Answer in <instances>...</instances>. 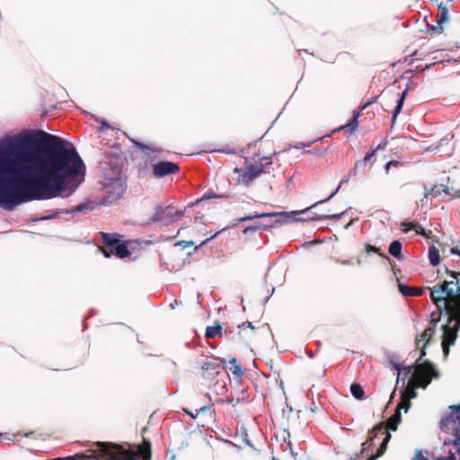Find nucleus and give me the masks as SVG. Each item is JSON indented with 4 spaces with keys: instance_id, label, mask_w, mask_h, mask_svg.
I'll return each instance as SVG.
<instances>
[{
    "instance_id": "9d476101",
    "label": "nucleus",
    "mask_w": 460,
    "mask_h": 460,
    "mask_svg": "<svg viewBox=\"0 0 460 460\" xmlns=\"http://www.w3.org/2000/svg\"><path fill=\"white\" fill-rule=\"evenodd\" d=\"M384 434L385 435V437L379 447L378 454L376 456H374V457L376 460L377 457L381 456L386 450V445L391 438L390 433L382 425H377L371 430L369 439L367 440L366 442L362 443V445H361V447H362L361 453L363 454L367 449L368 443L372 442L379 435H384ZM370 458H373V456H371Z\"/></svg>"
},
{
    "instance_id": "13d9d810",
    "label": "nucleus",
    "mask_w": 460,
    "mask_h": 460,
    "mask_svg": "<svg viewBox=\"0 0 460 460\" xmlns=\"http://www.w3.org/2000/svg\"><path fill=\"white\" fill-rule=\"evenodd\" d=\"M368 460H375V457H373V458H369Z\"/></svg>"
},
{
    "instance_id": "4be33fe9",
    "label": "nucleus",
    "mask_w": 460,
    "mask_h": 460,
    "mask_svg": "<svg viewBox=\"0 0 460 460\" xmlns=\"http://www.w3.org/2000/svg\"><path fill=\"white\" fill-rule=\"evenodd\" d=\"M350 393L357 400H362L364 398V390L358 384H352L350 385Z\"/></svg>"
},
{
    "instance_id": "0eeeda50",
    "label": "nucleus",
    "mask_w": 460,
    "mask_h": 460,
    "mask_svg": "<svg viewBox=\"0 0 460 460\" xmlns=\"http://www.w3.org/2000/svg\"><path fill=\"white\" fill-rule=\"evenodd\" d=\"M122 158L117 155H108L100 162L99 169L102 172V181L121 178Z\"/></svg>"
},
{
    "instance_id": "3c124183",
    "label": "nucleus",
    "mask_w": 460,
    "mask_h": 460,
    "mask_svg": "<svg viewBox=\"0 0 460 460\" xmlns=\"http://www.w3.org/2000/svg\"><path fill=\"white\" fill-rule=\"evenodd\" d=\"M52 217H53V216H49V217H43L42 219H49V218H52Z\"/></svg>"
},
{
    "instance_id": "c756f323",
    "label": "nucleus",
    "mask_w": 460,
    "mask_h": 460,
    "mask_svg": "<svg viewBox=\"0 0 460 460\" xmlns=\"http://www.w3.org/2000/svg\"><path fill=\"white\" fill-rule=\"evenodd\" d=\"M221 197H222V195H217L214 191L210 190V191H207L206 193H204L200 199H197L196 203L201 202L203 200L216 199V198H221Z\"/></svg>"
},
{
    "instance_id": "4468645a",
    "label": "nucleus",
    "mask_w": 460,
    "mask_h": 460,
    "mask_svg": "<svg viewBox=\"0 0 460 460\" xmlns=\"http://www.w3.org/2000/svg\"><path fill=\"white\" fill-rule=\"evenodd\" d=\"M441 192L447 193L448 188L443 184L435 185L431 189H426L424 198L421 199V202L424 203L425 199H427L429 196L432 198H436L441 194Z\"/></svg>"
},
{
    "instance_id": "9b49d317",
    "label": "nucleus",
    "mask_w": 460,
    "mask_h": 460,
    "mask_svg": "<svg viewBox=\"0 0 460 460\" xmlns=\"http://www.w3.org/2000/svg\"><path fill=\"white\" fill-rule=\"evenodd\" d=\"M179 171V166L172 162L162 161L153 166V172L156 177H164L175 173Z\"/></svg>"
},
{
    "instance_id": "bf43d9fd",
    "label": "nucleus",
    "mask_w": 460,
    "mask_h": 460,
    "mask_svg": "<svg viewBox=\"0 0 460 460\" xmlns=\"http://www.w3.org/2000/svg\"><path fill=\"white\" fill-rule=\"evenodd\" d=\"M273 460H276L275 458H273Z\"/></svg>"
},
{
    "instance_id": "b1692460",
    "label": "nucleus",
    "mask_w": 460,
    "mask_h": 460,
    "mask_svg": "<svg viewBox=\"0 0 460 460\" xmlns=\"http://www.w3.org/2000/svg\"><path fill=\"white\" fill-rule=\"evenodd\" d=\"M202 370L204 371H211L213 373H219V364L212 361H207L202 366Z\"/></svg>"
},
{
    "instance_id": "a878e982",
    "label": "nucleus",
    "mask_w": 460,
    "mask_h": 460,
    "mask_svg": "<svg viewBox=\"0 0 460 460\" xmlns=\"http://www.w3.org/2000/svg\"><path fill=\"white\" fill-rule=\"evenodd\" d=\"M401 226L402 227H405L406 231H408V230H415L417 233H420V231L423 230L421 226H420L419 225H417L415 223H412V222L403 221V222L401 223Z\"/></svg>"
},
{
    "instance_id": "423d86ee",
    "label": "nucleus",
    "mask_w": 460,
    "mask_h": 460,
    "mask_svg": "<svg viewBox=\"0 0 460 460\" xmlns=\"http://www.w3.org/2000/svg\"><path fill=\"white\" fill-rule=\"evenodd\" d=\"M105 194L102 199V205H111L121 199L126 190V182L122 178H114L112 180L102 181Z\"/></svg>"
},
{
    "instance_id": "cd10ccee",
    "label": "nucleus",
    "mask_w": 460,
    "mask_h": 460,
    "mask_svg": "<svg viewBox=\"0 0 460 460\" xmlns=\"http://www.w3.org/2000/svg\"><path fill=\"white\" fill-rule=\"evenodd\" d=\"M410 406H411L410 397L402 395V401H401L400 404L397 406L396 411H401V410L403 409L404 411L406 412V411H408Z\"/></svg>"
},
{
    "instance_id": "5701e85b",
    "label": "nucleus",
    "mask_w": 460,
    "mask_h": 460,
    "mask_svg": "<svg viewBox=\"0 0 460 460\" xmlns=\"http://www.w3.org/2000/svg\"><path fill=\"white\" fill-rule=\"evenodd\" d=\"M429 259L432 266H437L439 263V253L434 246L429 249Z\"/></svg>"
},
{
    "instance_id": "864d4df0",
    "label": "nucleus",
    "mask_w": 460,
    "mask_h": 460,
    "mask_svg": "<svg viewBox=\"0 0 460 460\" xmlns=\"http://www.w3.org/2000/svg\"><path fill=\"white\" fill-rule=\"evenodd\" d=\"M221 362L226 365V360L225 359H222Z\"/></svg>"
},
{
    "instance_id": "7ed1b4c3",
    "label": "nucleus",
    "mask_w": 460,
    "mask_h": 460,
    "mask_svg": "<svg viewBox=\"0 0 460 460\" xmlns=\"http://www.w3.org/2000/svg\"><path fill=\"white\" fill-rule=\"evenodd\" d=\"M435 325L429 326L424 330L420 337L416 339L417 346L421 347L420 358L416 360L415 367L409 366L403 368L405 376L411 375L407 388L403 391L402 396L410 397V400L417 396L415 389L418 387L426 388L432 378L438 377V372L435 367L427 360L421 361V358L426 354L425 347L429 339L435 333Z\"/></svg>"
},
{
    "instance_id": "ddd939ff",
    "label": "nucleus",
    "mask_w": 460,
    "mask_h": 460,
    "mask_svg": "<svg viewBox=\"0 0 460 460\" xmlns=\"http://www.w3.org/2000/svg\"><path fill=\"white\" fill-rule=\"evenodd\" d=\"M99 442H94L92 445V448L89 450L91 452V455L86 454H76L74 456H76L74 460H100V457L106 458V456H103L102 453L98 449L96 444Z\"/></svg>"
},
{
    "instance_id": "f257e3e1",
    "label": "nucleus",
    "mask_w": 460,
    "mask_h": 460,
    "mask_svg": "<svg viewBox=\"0 0 460 460\" xmlns=\"http://www.w3.org/2000/svg\"><path fill=\"white\" fill-rule=\"evenodd\" d=\"M85 165L73 144L43 130L0 139V207L67 198L84 181Z\"/></svg>"
},
{
    "instance_id": "2eb2a0df",
    "label": "nucleus",
    "mask_w": 460,
    "mask_h": 460,
    "mask_svg": "<svg viewBox=\"0 0 460 460\" xmlns=\"http://www.w3.org/2000/svg\"><path fill=\"white\" fill-rule=\"evenodd\" d=\"M399 291L404 296H421L425 290L423 288H409L403 284H399Z\"/></svg>"
},
{
    "instance_id": "20e7f679",
    "label": "nucleus",
    "mask_w": 460,
    "mask_h": 460,
    "mask_svg": "<svg viewBox=\"0 0 460 460\" xmlns=\"http://www.w3.org/2000/svg\"><path fill=\"white\" fill-rule=\"evenodd\" d=\"M348 181V178L347 177H344L338 188L326 199H322V200H319L317 201L316 203H314L313 206H311L310 208H308L306 210H303V211H300V212H293L292 214H287V213H281V212H270V213H254V214H251L249 216H246V217H243L242 218L239 219L240 222H245V221H250V220H252L254 218H262V217H279V223L280 224H288L291 221H297V220H300V218L296 217L297 215H300V214H304L305 213L307 210H309L310 208H315L317 207L319 204H322V203H324L328 200H330L332 198L334 197V195L339 191L340 188H341V185L343 183V182H346Z\"/></svg>"
},
{
    "instance_id": "6ab92c4d",
    "label": "nucleus",
    "mask_w": 460,
    "mask_h": 460,
    "mask_svg": "<svg viewBox=\"0 0 460 460\" xmlns=\"http://www.w3.org/2000/svg\"><path fill=\"white\" fill-rule=\"evenodd\" d=\"M389 253L394 258L400 259L402 254V243L398 240L393 241L389 245Z\"/></svg>"
},
{
    "instance_id": "4c0bfd02",
    "label": "nucleus",
    "mask_w": 460,
    "mask_h": 460,
    "mask_svg": "<svg viewBox=\"0 0 460 460\" xmlns=\"http://www.w3.org/2000/svg\"><path fill=\"white\" fill-rule=\"evenodd\" d=\"M143 460H151V450L147 449L143 453Z\"/></svg>"
},
{
    "instance_id": "2f4dec72",
    "label": "nucleus",
    "mask_w": 460,
    "mask_h": 460,
    "mask_svg": "<svg viewBox=\"0 0 460 460\" xmlns=\"http://www.w3.org/2000/svg\"><path fill=\"white\" fill-rule=\"evenodd\" d=\"M448 20H449L448 12H442V13H440L439 18L437 20V22L438 24L442 25V23L448 22Z\"/></svg>"
},
{
    "instance_id": "c85d7f7f",
    "label": "nucleus",
    "mask_w": 460,
    "mask_h": 460,
    "mask_svg": "<svg viewBox=\"0 0 460 460\" xmlns=\"http://www.w3.org/2000/svg\"><path fill=\"white\" fill-rule=\"evenodd\" d=\"M344 212H341V213H338V214H333V215H323V216H318L317 217H312L310 218L311 220H320V219H334V220H338L340 219L342 216H343Z\"/></svg>"
},
{
    "instance_id": "f03ea898",
    "label": "nucleus",
    "mask_w": 460,
    "mask_h": 460,
    "mask_svg": "<svg viewBox=\"0 0 460 460\" xmlns=\"http://www.w3.org/2000/svg\"><path fill=\"white\" fill-rule=\"evenodd\" d=\"M454 270L447 269V272L452 277L453 280H445L441 284L435 285L429 290V296L432 302L439 311H444L447 315V323L443 324L441 329L442 349L447 357L449 353V347L455 344L457 332L460 330V261L456 257L454 260Z\"/></svg>"
},
{
    "instance_id": "e433bc0d",
    "label": "nucleus",
    "mask_w": 460,
    "mask_h": 460,
    "mask_svg": "<svg viewBox=\"0 0 460 460\" xmlns=\"http://www.w3.org/2000/svg\"><path fill=\"white\" fill-rule=\"evenodd\" d=\"M219 234V232H217L216 234H214L213 235H211L209 238H207L206 240H204L203 242H201V243L199 244V246H203L205 245L206 243H208L209 241H211L212 239H214L217 234Z\"/></svg>"
},
{
    "instance_id": "4d7b16f0",
    "label": "nucleus",
    "mask_w": 460,
    "mask_h": 460,
    "mask_svg": "<svg viewBox=\"0 0 460 460\" xmlns=\"http://www.w3.org/2000/svg\"><path fill=\"white\" fill-rule=\"evenodd\" d=\"M351 460H358V457L351 458Z\"/></svg>"
},
{
    "instance_id": "6e6552de",
    "label": "nucleus",
    "mask_w": 460,
    "mask_h": 460,
    "mask_svg": "<svg viewBox=\"0 0 460 460\" xmlns=\"http://www.w3.org/2000/svg\"><path fill=\"white\" fill-rule=\"evenodd\" d=\"M183 210H177L172 206L157 207L152 216V222L160 223L162 226H169L181 218Z\"/></svg>"
},
{
    "instance_id": "8fccbe9b",
    "label": "nucleus",
    "mask_w": 460,
    "mask_h": 460,
    "mask_svg": "<svg viewBox=\"0 0 460 460\" xmlns=\"http://www.w3.org/2000/svg\"><path fill=\"white\" fill-rule=\"evenodd\" d=\"M396 368H397V370H398V376H400V375H401V369H400L398 367H396ZM398 379H399V377H397V380H398Z\"/></svg>"
},
{
    "instance_id": "dca6fc26",
    "label": "nucleus",
    "mask_w": 460,
    "mask_h": 460,
    "mask_svg": "<svg viewBox=\"0 0 460 460\" xmlns=\"http://www.w3.org/2000/svg\"><path fill=\"white\" fill-rule=\"evenodd\" d=\"M119 237L118 234L102 233V242L111 251L119 242Z\"/></svg>"
},
{
    "instance_id": "a19ab883",
    "label": "nucleus",
    "mask_w": 460,
    "mask_h": 460,
    "mask_svg": "<svg viewBox=\"0 0 460 460\" xmlns=\"http://www.w3.org/2000/svg\"><path fill=\"white\" fill-rule=\"evenodd\" d=\"M136 146H137L139 148L145 150V149H147V146H145L144 144L142 143H139V142H134Z\"/></svg>"
},
{
    "instance_id": "5fc2aeb1",
    "label": "nucleus",
    "mask_w": 460,
    "mask_h": 460,
    "mask_svg": "<svg viewBox=\"0 0 460 460\" xmlns=\"http://www.w3.org/2000/svg\"><path fill=\"white\" fill-rule=\"evenodd\" d=\"M311 143L305 145L304 146H310Z\"/></svg>"
},
{
    "instance_id": "58836bf2",
    "label": "nucleus",
    "mask_w": 460,
    "mask_h": 460,
    "mask_svg": "<svg viewBox=\"0 0 460 460\" xmlns=\"http://www.w3.org/2000/svg\"><path fill=\"white\" fill-rule=\"evenodd\" d=\"M374 154H375V151H372L371 153L367 154L364 157V162H366V163L369 162L371 160V158L373 157Z\"/></svg>"
},
{
    "instance_id": "79ce46f5",
    "label": "nucleus",
    "mask_w": 460,
    "mask_h": 460,
    "mask_svg": "<svg viewBox=\"0 0 460 460\" xmlns=\"http://www.w3.org/2000/svg\"><path fill=\"white\" fill-rule=\"evenodd\" d=\"M438 8L440 9L441 13L442 12H448L447 8L442 3H440L438 4Z\"/></svg>"
},
{
    "instance_id": "f8f14e48",
    "label": "nucleus",
    "mask_w": 460,
    "mask_h": 460,
    "mask_svg": "<svg viewBox=\"0 0 460 460\" xmlns=\"http://www.w3.org/2000/svg\"><path fill=\"white\" fill-rule=\"evenodd\" d=\"M102 253L105 257L109 258L111 257V253L114 252L116 255L121 259L127 258L129 256L130 252L128 249L127 244L124 242H119L111 252H108L107 250L102 249Z\"/></svg>"
},
{
    "instance_id": "aec40b11",
    "label": "nucleus",
    "mask_w": 460,
    "mask_h": 460,
    "mask_svg": "<svg viewBox=\"0 0 460 460\" xmlns=\"http://www.w3.org/2000/svg\"><path fill=\"white\" fill-rule=\"evenodd\" d=\"M358 114L354 115V117L351 119V120L349 123H347L343 126H341L337 129H334L332 131V133H334L336 131H340V130H349L350 132H353L358 128Z\"/></svg>"
},
{
    "instance_id": "a18cd8bd",
    "label": "nucleus",
    "mask_w": 460,
    "mask_h": 460,
    "mask_svg": "<svg viewBox=\"0 0 460 460\" xmlns=\"http://www.w3.org/2000/svg\"><path fill=\"white\" fill-rule=\"evenodd\" d=\"M208 409H209V407H208V406L201 407V408L199 410L198 413H199V412H205V411H207Z\"/></svg>"
},
{
    "instance_id": "72a5a7b5",
    "label": "nucleus",
    "mask_w": 460,
    "mask_h": 460,
    "mask_svg": "<svg viewBox=\"0 0 460 460\" xmlns=\"http://www.w3.org/2000/svg\"><path fill=\"white\" fill-rule=\"evenodd\" d=\"M450 252L453 255L459 258V261H460V245L451 248Z\"/></svg>"
},
{
    "instance_id": "1a4fd4ad",
    "label": "nucleus",
    "mask_w": 460,
    "mask_h": 460,
    "mask_svg": "<svg viewBox=\"0 0 460 460\" xmlns=\"http://www.w3.org/2000/svg\"><path fill=\"white\" fill-rule=\"evenodd\" d=\"M261 161H265V164L262 162L255 164L247 165L244 169L242 170V178L243 182L248 185L249 182L254 178L260 175L261 172H269V170H265V167L271 164L270 157H261Z\"/></svg>"
},
{
    "instance_id": "ea45409f",
    "label": "nucleus",
    "mask_w": 460,
    "mask_h": 460,
    "mask_svg": "<svg viewBox=\"0 0 460 460\" xmlns=\"http://www.w3.org/2000/svg\"><path fill=\"white\" fill-rule=\"evenodd\" d=\"M180 244H183V247L185 248V247L194 245V243L192 241H189V242L182 241L180 243Z\"/></svg>"
},
{
    "instance_id": "c03bdc74",
    "label": "nucleus",
    "mask_w": 460,
    "mask_h": 460,
    "mask_svg": "<svg viewBox=\"0 0 460 460\" xmlns=\"http://www.w3.org/2000/svg\"><path fill=\"white\" fill-rule=\"evenodd\" d=\"M341 262L344 265H350L352 264V261L351 260H343V261H341Z\"/></svg>"
},
{
    "instance_id": "f704fd0d",
    "label": "nucleus",
    "mask_w": 460,
    "mask_h": 460,
    "mask_svg": "<svg viewBox=\"0 0 460 460\" xmlns=\"http://www.w3.org/2000/svg\"><path fill=\"white\" fill-rule=\"evenodd\" d=\"M414 460H428L422 454L421 451H417L415 454Z\"/></svg>"
},
{
    "instance_id": "37998d69",
    "label": "nucleus",
    "mask_w": 460,
    "mask_h": 460,
    "mask_svg": "<svg viewBox=\"0 0 460 460\" xmlns=\"http://www.w3.org/2000/svg\"><path fill=\"white\" fill-rule=\"evenodd\" d=\"M397 164V162H394V161H390L388 162L386 164H385V170L388 171L389 170V167L391 166V164Z\"/></svg>"
},
{
    "instance_id": "09e8293b",
    "label": "nucleus",
    "mask_w": 460,
    "mask_h": 460,
    "mask_svg": "<svg viewBox=\"0 0 460 460\" xmlns=\"http://www.w3.org/2000/svg\"><path fill=\"white\" fill-rule=\"evenodd\" d=\"M188 414H190L191 416V418L195 419L198 415V413L196 415H194V413H190L189 411H186Z\"/></svg>"
},
{
    "instance_id": "39448f33",
    "label": "nucleus",
    "mask_w": 460,
    "mask_h": 460,
    "mask_svg": "<svg viewBox=\"0 0 460 460\" xmlns=\"http://www.w3.org/2000/svg\"><path fill=\"white\" fill-rule=\"evenodd\" d=\"M98 449L107 460H138L139 455L133 450L125 449L123 447L111 443L99 442L96 444Z\"/></svg>"
},
{
    "instance_id": "f3484780",
    "label": "nucleus",
    "mask_w": 460,
    "mask_h": 460,
    "mask_svg": "<svg viewBox=\"0 0 460 460\" xmlns=\"http://www.w3.org/2000/svg\"><path fill=\"white\" fill-rule=\"evenodd\" d=\"M407 93H408V89H405L400 95V97L398 98V100L396 101V106L394 110V113H393V118H392V122L394 123L395 120H396V118L398 116V114L401 112L402 111V108L403 106V102H404V100L407 96Z\"/></svg>"
},
{
    "instance_id": "49530a36",
    "label": "nucleus",
    "mask_w": 460,
    "mask_h": 460,
    "mask_svg": "<svg viewBox=\"0 0 460 460\" xmlns=\"http://www.w3.org/2000/svg\"><path fill=\"white\" fill-rule=\"evenodd\" d=\"M102 128H110V126H109V124H108L107 122L103 121V122H102Z\"/></svg>"
},
{
    "instance_id": "7c9ffc66",
    "label": "nucleus",
    "mask_w": 460,
    "mask_h": 460,
    "mask_svg": "<svg viewBox=\"0 0 460 460\" xmlns=\"http://www.w3.org/2000/svg\"><path fill=\"white\" fill-rule=\"evenodd\" d=\"M366 252L367 253H370V252H376V253H378L379 255L381 256H384L386 258L385 255H384L383 253L380 252V250L379 248L376 247V246H373V245H370V244H367L366 245Z\"/></svg>"
},
{
    "instance_id": "de8ad7c7",
    "label": "nucleus",
    "mask_w": 460,
    "mask_h": 460,
    "mask_svg": "<svg viewBox=\"0 0 460 460\" xmlns=\"http://www.w3.org/2000/svg\"><path fill=\"white\" fill-rule=\"evenodd\" d=\"M222 152L226 154H234V152L231 150H223Z\"/></svg>"
},
{
    "instance_id": "393cba45",
    "label": "nucleus",
    "mask_w": 460,
    "mask_h": 460,
    "mask_svg": "<svg viewBox=\"0 0 460 460\" xmlns=\"http://www.w3.org/2000/svg\"><path fill=\"white\" fill-rule=\"evenodd\" d=\"M221 329V325L208 326L206 329V336L208 338H215L220 333Z\"/></svg>"
},
{
    "instance_id": "a211bd4d",
    "label": "nucleus",
    "mask_w": 460,
    "mask_h": 460,
    "mask_svg": "<svg viewBox=\"0 0 460 460\" xmlns=\"http://www.w3.org/2000/svg\"><path fill=\"white\" fill-rule=\"evenodd\" d=\"M401 422V411H396V412L388 419L387 420V428L385 429H390L395 431L397 429V425Z\"/></svg>"
},
{
    "instance_id": "6e6d98bb",
    "label": "nucleus",
    "mask_w": 460,
    "mask_h": 460,
    "mask_svg": "<svg viewBox=\"0 0 460 460\" xmlns=\"http://www.w3.org/2000/svg\"><path fill=\"white\" fill-rule=\"evenodd\" d=\"M308 356H309L310 358H313V353H309V354H308Z\"/></svg>"
},
{
    "instance_id": "412c9836",
    "label": "nucleus",
    "mask_w": 460,
    "mask_h": 460,
    "mask_svg": "<svg viewBox=\"0 0 460 460\" xmlns=\"http://www.w3.org/2000/svg\"><path fill=\"white\" fill-rule=\"evenodd\" d=\"M94 204L93 202H85L75 206L71 212L74 214L85 213L86 211L93 210Z\"/></svg>"
},
{
    "instance_id": "bb28decb",
    "label": "nucleus",
    "mask_w": 460,
    "mask_h": 460,
    "mask_svg": "<svg viewBox=\"0 0 460 460\" xmlns=\"http://www.w3.org/2000/svg\"><path fill=\"white\" fill-rule=\"evenodd\" d=\"M229 364H231L234 367V369L232 370V373L234 376H240L243 374L242 366L237 363V360L235 358H232L229 360Z\"/></svg>"
},
{
    "instance_id": "c9c22d12",
    "label": "nucleus",
    "mask_w": 460,
    "mask_h": 460,
    "mask_svg": "<svg viewBox=\"0 0 460 460\" xmlns=\"http://www.w3.org/2000/svg\"><path fill=\"white\" fill-rule=\"evenodd\" d=\"M430 30H431L432 31H436V32L441 33V32H442V31H443V28H442V25H441V24H438V25H437V26H432V27L430 28Z\"/></svg>"
},
{
    "instance_id": "603ef678",
    "label": "nucleus",
    "mask_w": 460,
    "mask_h": 460,
    "mask_svg": "<svg viewBox=\"0 0 460 460\" xmlns=\"http://www.w3.org/2000/svg\"><path fill=\"white\" fill-rule=\"evenodd\" d=\"M248 327L253 329V326L251 323H248Z\"/></svg>"
},
{
    "instance_id": "473e14b6",
    "label": "nucleus",
    "mask_w": 460,
    "mask_h": 460,
    "mask_svg": "<svg viewBox=\"0 0 460 460\" xmlns=\"http://www.w3.org/2000/svg\"><path fill=\"white\" fill-rule=\"evenodd\" d=\"M259 228H260V226H257V225H255V226H249L244 228L243 233L244 234L253 233V232H256Z\"/></svg>"
}]
</instances>
